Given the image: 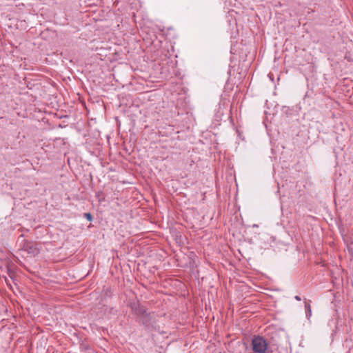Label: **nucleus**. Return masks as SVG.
I'll return each mask as SVG.
<instances>
[{
    "label": "nucleus",
    "mask_w": 353,
    "mask_h": 353,
    "mask_svg": "<svg viewBox=\"0 0 353 353\" xmlns=\"http://www.w3.org/2000/svg\"><path fill=\"white\" fill-rule=\"evenodd\" d=\"M268 344L261 336H254L252 339V347L254 353H265Z\"/></svg>",
    "instance_id": "1"
},
{
    "label": "nucleus",
    "mask_w": 353,
    "mask_h": 353,
    "mask_svg": "<svg viewBox=\"0 0 353 353\" xmlns=\"http://www.w3.org/2000/svg\"><path fill=\"white\" fill-rule=\"evenodd\" d=\"M305 310L306 317L309 319L312 315V310L310 303L307 301L305 302Z\"/></svg>",
    "instance_id": "2"
},
{
    "label": "nucleus",
    "mask_w": 353,
    "mask_h": 353,
    "mask_svg": "<svg viewBox=\"0 0 353 353\" xmlns=\"http://www.w3.org/2000/svg\"><path fill=\"white\" fill-rule=\"evenodd\" d=\"M84 217H85L90 221L92 220V216L90 213H85Z\"/></svg>",
    "instance_id": "3"
},
{
    "label": "nucleus",
    "mask_w": 353,
    "mask_h": 353,
    "mask_svg": "<svg viewBox=\"0 0 353 353\" xmlns=\"http://www.w3.org/2000/svg\"><path fill=\"white\" fill-rule=\"evenodd\" d=\"M294 299H295L296 301H299L301 300V297H300L299 296H298V295L295 296H294Z\"/></svg>",
    "instance_id": "4"
}]
</instances>
